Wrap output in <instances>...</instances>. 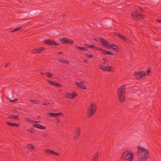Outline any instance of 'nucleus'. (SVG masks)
<instances>
[{
    "label": "nucleus",
    "mask_w": 161,
    "mask_h": 161,
    "mask_svg": "<svg viewBox=\"0 0 161 161\" xmlns=\"http://www.w3.org/2000/svg\"><path fill=\"white\" fill-rule=\"evenodd\" d=\"M137 153L138 161H147L149 156L147 149L138 147Z\"/></svg>",
    "instance_id": "nucleus-1"
},
{
    "label": "nucleus",
    "mask_w": 161,
    "mask_h": 161,
    "mask_svg": "<svg viewBox=\"0 0 161 161\" xmlns=\"http://www.w3.org/2000/svg\"><path fill=\"white\" fill-rule=\"evenodd\" d=\"M125 86L123 85L120 86L117 90V94L118 98L119 101L121 103H124L125 100Z\"/></svg>",
    "instance_id": "nucleus-2"
},
{
    "label": "nucleus",
    "mask_w": 161,
    "mask_h": 161,
    "mask_svg": "<svg viewBox=\"0 0 161 161\" xmlns=\"http://www.w3.org/2000/svg\"><path fill=\"white\" fill-rule=\"evenodd\" d=\"M97 109V104L94 102L91 103L87 109V117L88 118H91L93 114H95Z\"/></svg>",
    "instance_id": "nucleus-3"
},
{
    "label": "nucleus",
    "mask_w": 161,
    "mask_h": 161,
    "mask_svg": "<svg viewBox=\"0 0 161 161\" xmlns=\"http://www.w3.org/2000/svg\"><path fill=\"white\" fill-rule=\"evenodd\" d=\"M134 155V153L132 151L126 150L122 154V158L124 160L131 161L133 159Z\"/></svg>",
    "instance_id": "nucleus-4"
},
{
    "label": "nucleus",
    "mask_w": 161,
    "mask_h": 161,
    "mask_svg": "<svg viewBox=\"0 0 161 161\" xmlns=\"http://www.w3.org/2000/svg\"><path fill=\"white\" fill-rule=\"evenodd\" d=\"M98 66L100 69L104 71L113 72L114 70L113 67L109 65L106 66L102 64H99Z\"/></svg>",
    "instance_id": "nucleus-5"
},
{
    "label": "nucleus",
    "mask_w": 161,
    "mask_h": 161,
    "mask_svg": "<svg viewBox=\"0 0 161 161\" xmlns=\"http://www.w3.org/2000/svg\"><path fill=\"white\" fill-rule=\"evenodd\" d=\"M131 16L134 20H138L144 18V16L140 14L137 10H135L131 14Z\"/></svg>",
    "instance_id": "nucleus-6"
},
{
    "label": "nucleus",
    "mask_w": 161,
    "mask_h": 161,
    "mask_svg": "<svg viewBox=\"0 0 161 161\" xmlns=\"http://www.w3.org/2000/svg\"><path fill=\"white\" fill-rule=\"evenodd\" d=\"M146 73L145 72L142 71L139 72H136L134 73L135 78L136 79H139L143 76H146Z\"/></svg>",
    "instance_id": "nucleus-7"
},
{
    "label": "nucleus",
    "mask_w": 161,
    "mask_h": 161,
    "mask_svg": "<svg viewBox=\"0 0 161 161\" xmlns=\"http://www.w3.org/2000/svg\"><path fill=\"white\" fill-rule=\"evenodd\" d=\"M81 131L79 127H77L76 128L74 134L73 138L75 140L77 139L81 133Z\"/></svg>",
    "instance_id": "nucleus-8"
},
{
    "label": "nucleus",
    "mask_w": 161,
    "mask_h": 161,
    "mask_svg": "<svg viewBox=\"0 0 161 161\" xmlns=\"http://www.w3.org/2000/svg\"><path fill=\"white\" fill-rule=\"evenodd\" d=\"M65 98L68 99H73L76 96L75 92H72L71 93L66 92L64 94Z\"/></svg>",
    "instance_id": "nucleus-9"
},
{
    "label": "nucleus",
    "mask_w": 161,
    "mask_h": 161,
    "mask_svg": "<svg viewBox=\"0 0 161 161\" xmlns=\"http://www.w3.org/2000/svg\"><path fill=\"white\" fill-rule=\"evenodd\" d=\"M62 44H67L72 45L74 43V41L71 39L66 38H64L60 40Z\"/></svg>",
    "instance_id": "nucleus-10"
},
{
    "label": "nucleus",
    "mask_w": 161,
    "mask_h": 161,
    "mask_svg": "<svg viewBox=\"0 0 161 161\" xmlns=\"http://www.w3.org/2000/svg\"><path fill=\"white\" fill-rule=\"evenodd\" d=\"M43 42L44 44H47L48 46H53V45L58 46L59 45L58 43L51 40H45Z\"/></svg>",
    "instance_id": "nucleus-11"
},
{
    "label": "nucleus",
    "mask_w": 161,
    "mask_h": 161,
    "mask_svg": "<svg viewBox=\"0 0 161 161\" xmlns=\"http://www.w3.org/2000/svg\"><path fill=\"white\" fill-rule=\"evenodd\" d=\"M99 40L101 44L104 47L108 48L109 47L110 44H109L108 42L103 38H100Z\"/></svg>",
    "instance_id": "nucleus-12"
},
{
    "label": "nucleus",
    "mask_w": 161,
    "mask_h": 161,
    "mask_svg": "<svg viewBox=\"0 0 161 161\" xmlns=\"http://www.w3.org/2000/svg\"><path fill=\"white\" fill-rule=\"evenodd\" d=\"M45 49V48L42 47H40L38 48L34 49L31 51V53L34 54L39 53L44 51Z\"/></svg>",
    "instance_id": "nucleus-13"
},
{
    "label": "nucleus",
    "mask_w": 161,
    "mask_h": 161,
    "mask_svg": "<svg viewBox=\"0 0 161 161\" xmlns=\"http://www.w3.org/2000/svg\"><path fill=\"white\" fill-rule=\"evenodd\" d=\"M47 81L50 85L52 86H55L59 88H62L63 86L61 84L57 83L55 81L50 80H47Z\"/></svg>",
    "instance_id": "nucleus-14"
},
{
    "label": "nucleus",
    "mask_w": 161,
    "mask_h": 161,
    "mask_svg": "<svg viewBox=\"0 0 161 161\" xmlns=\"http://www.w3.org/2000/svg\"><path fill=\"white\" fill-rule=\"evenodd\" d=\"M47 115L51 117H58L59 116H63L64 114L62 113H48Z\"/></svg>",
    "instance_id": "nucleus-15"
},
{
    "label": "nucleus",
    "mask_w": 161,
    "mask_h": 161,
    "mask_svg": "<svg viewBox=\"0 0 161 161\" xmlns=\"http://www.w3.org/2000/svg\"><path fill=\"white\" fill-rule=\"evenodd\" d=\"M75 84L76 86L80 89L86 90V87L83 84V81H81L80 82L77 81L75 82Z\"/></svg>",
    "instance_id": "nucleus-16"
},
{
    "label": "nucleus",
    "mask_w": 161,
    "mask_h": 161,
    "mask_svg": "<svg viewBox=\"0 0 161 161\" xmlns=\"http://www.w3.org/2000/svg\"><path fill=\"white\" fill-rule=\"evenodd\" d=\"M44 152L46 153L53 154L54 155L58 156L60 155V154L58 153L55 152L53 150L48 149L45 150Z\"/></svg>",
    "instance_id": "nucleus-17"
},
{
    "label": "nucleus",
    "mask_w": 161,
    "mask_h": 161,
    "mask_svg": "<svg viewBox=\"0 0 161 161\" xmlns=\"http://www.w3.org/2000/svg\"><path fill=\"white\" fill-rule=\"evenodd\" d=\"M100 50L101 51L102 53L105 55H113L114 54L112 52L109 51H107L102 49L100 48Z\"/></svg>",
    "instance_id": "nucleus-18"
},
{
    "label": "nucleus",
    "mask_w": 161,
    "mask_h": 161,
    "mask_svg": "<svg viewBox=\"0 0 161 161\" xmlns=\"http://www.w3.org/2000/svg\"><path fill=\"white\" fill-rule=\"evenodd\" d=\"M110 46L108 48L109 49H111L112 48V49L115 51L117 52L119 51L118 50V47L117 45H116L113 44H110Z\"/></svg>",
    "instance_id": "nucleus-19"
},
{
    "label": "nucleus",
    "mask_w": 161,
    "mask_h": 161,
    "mask_svg": "<svg viewBox=\"0 0 161 161\" xmlns=\"http://www.w3.org/2000/svg\"><path fill=\"white\" fill-rule=\"evenodd\" d=\"M6 123L10 126L19 127L20 126L19 124H16L8 122H6Z\"/></svg>",
    "instance_id": "nucleus-20"
},
{
    "label": "nucleus",
    "mask_w": 161,
    "mask_h": 161,
    "mask_svg": "<svg viewBox=\"0 0 161 161\" xmlns=\"http://www.w3.org/2000/svg\"><path fill=\"white\" fill-rule=\"evenodd\" d=\"M114 35L116 36H118L121 38L122 40L124 41L126 37L125 36L123 35H122L121 34H120L118 33H116V32H114Z\"/></svg>",
    "instance_id": "nucleus-21"
},
{
    "label": "nucleus",
    "mask_w": 161,
    "mask_h": 161,
    "mask_svg": "<svg viewBox=\"0 0 161 161\" xmlns=\"http://www.w3.org/2000/svg\"><path fill=\"white\" fill-rule=\"evenodd\" d=\"M86 46L92 49L93 50H99L100 48L95 46L92 45H86Z\"/></svg>",
    "instance_id": "nucleus-22"
},
{
    "label": "nucleus",
    "mask_w": 161,
    "mask_h": 161,
    "mask_svg": "<svg viewBox=\"0 0 161 161\" xmlns=\"http://www.w3.org/2000/svg\"><path fill=\"white\" fill-rule=\"evenodd\" d=\"M98 153H95L92 156V161H98Z\"/></svg>",
    "instance_id": "nucleus-23"
},
{
    "label": "nucleus",
    "mask_w": 161,
    "mask_h": 161,
    "mask_svg": "<svg viewBox=\"0 0 161 161\" xmlns=\"http://www.w3.org/2000/svg\"><path fill=\"white\" fill-rule=\"evenodd\" d=\"M8 118L9 119H19V115H13L8 116Z\"/></svg>",
    "instance_id": "nucleus-24"
},
{
    "label": "nucleus",
    "mask_w": 161,
    "mask_h": 161,
    "mask_svg": "<svg viewBox=\"0 0 161 161\" xmlns=\"http://www.w3.org/2000/svg\"><path fill=\"white\" fill-rule=\"evenodd\" d=\"M108 60L106 58H103L101 60V62L104 65L108 64Z\"/></svg>",
    "instance_id": "nucleus-25"
},
{
    "label": "nucleus",
    "mask_w": 161,
    "mask_h": 161,
    "mask_svg": "<svg viewBox=\"0 0 161 161\" xmlns=\"http://www.w3.org/2000/svg\"><path fill=\"white\" fill-rule=\"evenodd\" d=\"M27 147L31 150H33L35 149V148L34 146L31 144H27Z\"/></svg>",
    "instance_id": "nucleus-26"
},
{
    "label": "nucleus",
    "mask_w": 161,
    "mask_h": 161,
    "mask_svg": "<svg viewBox=\"0 0 161 161\" xmlns=\"http://www.w3.org/2000/svg\"><path fill=\"white\" fill-rule=\"evenodd\" d=\"M58 60L60 62L63 63H64V64H69V62L68 61L66 60H65L64 59H63V58L59 59Z\"/></svg>",
    "instance_id": "nucleus-27"
},
{
    "label": "nucleus",
    "mask_w": 161,
    "mask_h": 161,
    "mask_svg": "<svg viewBox=\"0 0 161 161\" xmlns=\"http://www.w3.org/2000/svg\"><path fill=\"white\" fill-rule=\"evenodd\" d=\"M22 28V26H20L18 27H17L15 29H14V30L12 31L11 32H14L16 31H19V30H20Z\"/></svg>",
    "instance_id": "nucleus-28"
},
{
    "label": "nucleus",
    "mask_w": 161,
    "mask_h": 161,
    "mask_svg": "<svg viewBox=\"0 0 161 161\" xmlns=\"http://www.w3.org/2000/svg\"><path fill=\"white\" fill-rule=\"evenodd\" d=\"M30 102L32 103H33L36 104H38L39 103V101L38 100H34L33 99H30Z\"/></svg>",
    "instance_id": "nucleus-29"
},
{
    "label": "nucleus",
    "mask_w": 161,
    "mask_h": 161,
    "mask_svg": "<svg viewBox=\"0 0 161 161\" xmlns=\"http://www.w3.org/2000/svg\"><path fill=\"white\" fill-rule=\"evenodd\" d=\"M27 131L31 133L34 134L35 132V130L33 129H29L27 130Z\"/></svg>",
    "instance_id": "nucleus-30"
},
{
    "label": "nucleus",
    "mask_w": 161,
    "mask_h": 161,
    "mask_svg": "<svg viewBox=\"0 0 161 161\" xmlns=\"http://www.w3.org/2000/svg\"><path fill=\"white\" fill-rule=\"evenodd\" d=\"M85 55L87 58H92L93 57V55L92 54H85Z\"/></svg>",
    "instance_id": "nucleus-31"
},
{
    "label": "nucleus",
    "mask_w": 161,
    "mask_h": 161,
    "mask_svg": "<svg viewBox=\"0 0 161 161\" xmlns=\"http://www.w3.org/2000/svg\"><path fill=\"white\" fill-rule=\"evenodd\" d=\"M46 75L48 77H52L53 76V74L50 72H46Z\"/></svg>",
    "instance_id": "nucleus-32"
},
{
    "label": "nucleus",
    "mask_w": 161,
    "mask_h": 161,
    "mask_svg": "<svg viewBox=\"0 0 161 161\" xmlns=\"http://www.w3.org/2000/svg\"><path fill=\"white\" fill-rule=\"evenodd\" d=\"M81 50L83 51H87L88 50V48L87 47H81Z\"/></svg>",
    "instance_id": "nucleus-33"
},
{
    "label": "nucleus",
    "mask_w": 161,
    "mask_h": 161,
    "mask_svg": "<svg viewBox=\"0 0 161 161\" xmlns=\"http://www.w3.org/2000/svg\"><path fill=\"white\" fill-rule=\"evenodd\" d=\"M51 103L49 102H45L42 104L43 105H45L47 106H49Z\"/></svg>",
    "instance_id": "nucleus-34"
},
{
    "label": "nucleus",
    "mask_w": 161,
    "mask_h": 161,
    "mask_svg": "<svg viewBox=\"0 0 161 161\" xmlns=\"http://www.w3.org/2000/svg\"><path fill=\"white\" fill-rule=\"evenodd\" d=\"M39 124H35L33 125L32 126L34 128H38Z\"/></svg>",
    "instance_id": "nucleus-35"
},
{
    "label": "nucleus",
    "mask_w": 161,
    "mask_h": 161,
    "mask_svg": "<svg viewBox=\"0 0 161 161\" xmlns=\"http://www.w3.org/2000/svg\"><path fill=\"white\" fill-rule=\"evenodd\" d=\"M124 41L127 43H130L131 42V41L130 40L126 38L124 40Z\"/></svg>",
    "instance_id": "nucleus-36"
},
{
    "label": "nucleus",
    "mask_w": 161,
    "mask_h": 161,
    "mask_svg": "<svg viewBox=\"0 0 161 161\" xmlns=\"http://www.w3.org/2000/svg\"><path fill=\"white\" fill-rule=\"evenodd\" d=\"M42 136L43 137H47V133H43L42 134Z\"/></svg>",
    "instance_id": "nucleus-37"
},
{
    "label": "nucleus",
    "mask_w": 161,
    "mask_h": 161,
    "mask_svg": "<svg viewBox=\"0 0 161 161\" xmlns=\"http://www.w3.org/2000/svg\"><path fill=\"white\" fill-rule=\"evenodd\" d=\"M46 128H47L46 126L42 125L40 128V129H41L42 130H45L46 129Z\"/></svg>",
    "instance_id": "nucleus-38"
},
{
    "label": "nucleus",
    "mask_w": 161,
    "mask_h": 161,
    "mask_svg": "<svg viewBox=\"0 0 161 161\" xmlns=\"http://www.w3.org/2000/svg\"><path fill=\"white\" fill-rule=\"evenodd\" d=\"M151 70L150 69H147V75H150V74L149 73L150 72Z\"/></svg>",
    "instance_id": "nucleus-39"
},
{
    "label": "nucleus",
    "mask_w": 161,
    "mask_h": 161,
    "mask_svg": "<svg viewBox=\"0 0 161 161\" xmlns=\"http://www.w3.org/2000/svg\"><path fill=\"white\" fill-rule=\"evenodd\" d=\"M75 48L76 49H77L81 50V47H80V46H75Z\"/></svg>",
    "instance_id": "nucleus-40"
},
{
    "label": "nucleus",
    "mask_w": 161,
    "mask_h": 161,
    "mask_svg": "<svg viewBox=\"0 0 161 161\" xmlns=\"http://www.w3.org/2000/svg\"><path fill=\"white\" fill-rule=\"evenodd\" d=\"M17 100H18L17 99H15L14 100H11L10 101V102H15V101H16Z\"/></svg>",
    "instance_id": "nucleus-41"
},
{
    "label": "nucleus",
    "mask_w": 161,
    "mask_h": 161,
    "mask_svg": "<svg viewBox=\"0 0 161 161\" xmlns=\"http://www.w3.org/2000/svg\"><path fill=\"white\" fill-rule=\"evenodd\" d=\"M84 62L86 64H87L88 63V61L86 59H84Z\"/></svg>",
    "instance_id": "nucleus-42"
},
{
    "label": "nucleus",
    "mask_w": 161,
    "mask_h": 161,
    "mask_svg": "<svg viewBox=\"0 0 161 161\" xmlns=\"http://www.w3.org/2000/svg\"><path fill=\"white\" fill-rule=\"evenodd\" d=\"M27 120L28 121H29V122H30L31 123H34V122H33V120H30L29 119H28Z\"/></svg>",
    "instance_id": "nucleus-43"
},
{
    "label": "nucleus",
    "mask_w": 161,
    "mask_h": 161,
    "mask_svg": "<svg viewBox=\"0 0 161 161\" xmlns=\"http://www.w3.org/2000/svg\"><path fill=\"white\" fill-rule=\"evenodd\" d=\"M40 74L41 75H46V73H43V72H41Z\"/></svg>",
    "instance_id": "nucleus-44"
},
{
    "label": "nucleus",
    "mask_w": 161,
    "mask_h": 161,
    "mask_svg": "<svg viewBox=\"0 0 161 161\" xmlns=\"http://www.w3.org/2000/svg\"><path fill=\"white\" fill-rule=\"evenodd\" d=\"M34 123H35L36 124H37V123H38L39 122L38 121H33Z\"/></svg>",
    "instance_id": "nucleus-45"
},
{
    "label": "nucleus",
    "mask_w": 161,
    "mask_h": 161,
    "mask_svg": "<svg viewBox=\"0 0 161 161\" xmlns=\"http://www.w3.org/2000/svg\"><path fill=\"white\" fill-rule=\"evenodd\" d=\"M157 21L159 23H161V20H158Z\"/></svg>",
    "instance_id": "nucleus-46"
},
{
    "label": "nucleus",
    "mask_w": 161,
    "mask_h": 161,
    "mask_svg": "<svg viewBox=\"0 0 161 161\" xmlns=\"http://www.w3.org/2000/svg\"><path fill=\"white\" fill-rule=\"evenodd\" d=\"M58 53L59 54H61L62 53V52H59Z\"/></svg>",
    "instance_id": "nucleus-47"
},
{
    "label": "nucleus",
    "mask_w": 161,
    "mask_h": 161,
    "mask_svg": "<svg viewBox=\"0 0 161 161\" xmlns=\"http://www.w3.org/2000/svg\"><path fill=\"white\" fill-rule=\"evenodd\" d=\"M41 126H42V125H39V127H38V128L39 129H40V128L41 127Z\"/></svg>",
    "instance_id": "nucleus-48"
},
{
    "label": "nucleus",
    "mask_w": 161,
    "mask_h": 161,
    "mask_svg": "<svg viewBox=\"0 0 161 161\" xmlns=\"http://www.w3.org/2000/svg\"><path fill=\"white\" fill-rule=\"evenodd\" d=\"M8 64H7L5 66V67H7V66H8Z\"/></svg>",
    "instance_id": "nucleus-49"
},
{
    "label": "nucleus",
    "mask_w": 161,
    "mask_h": 161,
    "mask_svg": "<svg viewBox=\"0 0 161 161\" xmlns=\"http://www.w3.org/2000/svg\"><path fill=\"white\" fill-rule=\"evenodd\" d=\"M140 8L142 9V8Z\"/></svg>",
    "instance_id": "nucleus-50"
}]
</instances>
